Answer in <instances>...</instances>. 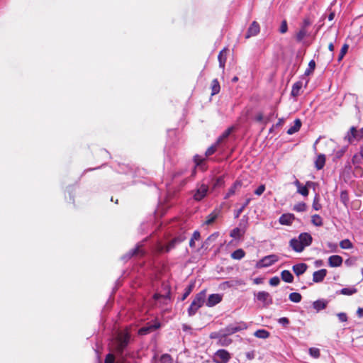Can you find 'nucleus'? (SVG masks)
<instances>
[{
  "label": "nucleus",
  "instance_id": "nucleus-50",
  "mask_svg": "<svg viewBox=\"0 0 363 363\" xmlns=\"http://www.w3.org/2000/svg\"><path fill=\"white\" fill-rule=\"evenodd\" d=\"M277 113H276L275 111H272L268 115L265 116V124L269 123L274 118L277 117Z\"/></svg>",
  "mask_w": 363,
  "mask_h": 363
},
{
  "label": "nucleus",
  "instance_id": "nucleus-10",
  "mask_svg": "<svg viewBox=\"0 0 363 363\" xmlns=\"http://www.w3.org/2000/svg\"><path fill=\"white\" fill-rule=\"evenodd\" d=\"M222 206L223 205H221L219 208H216L211 213H210L207 216L206 220L205 222L206 225L213 224L216 221V220L220 216Z\"/></svg>",
  "mask_w": 363,
  "mask_h": 363
},
{
  "label": "nucleus",
  "instance_id": "nucleus-7",
  "mask_svg": "<svg viewBox=\"0 0 363 363\" xmlns=\"http://www.w3.org/2000/svg\"><path fill=\"white\" fill-rule=\"evenodd\" d=\"M230 357V354L227 350L220 349L215 352L213 361L215 363H227Z\"/></svg>",
  "mask_w": 363,
  "mask_h": 363
},
{
  "label": "nucleus",
  "instance_id": "nucleus-41",
  "mask_svg": "<svg viewBox=\"0 0 363 363\" xmlns=\"http://www.w3.org/2000/svg\"><path fill=\"white\" fill-rule=\"evenodd\" d=\"M194 287V284L191 283L185 288L184 293L183 294V295L181 298L182 301H184L189 296V294L191 293Z\"/></svg>",
  "mask_w": 363,
  "mask_h": 363
},
{
  "label": "nucleus",
  "instance_id": "nucleus-1",
  "mask_svg": "<svg viewBox=\"0 0 363 363\" xmlns=\"http://www.w3.org/2000/svg\"><path fill=\"white\" fill-rule=\"evenodd\" d=\"M186 238L184 233H182L166 243L162 241H157L152 248L157 253H167L184 241Z\"/></svg>",
  "mask_w": 363,
  "mask_h": 363
},
{
  "label": "nucleus",
  "instance_id": "nucleus-21",
  "mask_svg": "<svg viewBox=\"0 0 363 363\" xmlns=\"http://www.w3.org/2000/svg\"><path fill=\"white\" fill-rule=\"evenodd\" d=\"M328 303V301L325 299H318L313 303V307L316 312H319L321 310L325 309L327 307Z\"/></svg>",
  "mask_w": 363,
  "mask_h": 363
},
{
  "label": "nucleus",
  "instance_id": "nucleus-2",
  "mask_svg": "<svg viewBox=\"0 0 363 363\" xmlns=\"http://www.w3.org/2000/svg\"><path fill=\"white\" fill-rule=\"evenodd\" d=\"M206 299V290H202L199 293H198L191 303L190 304L187 312L189 316H194L197 311L203 305Z\"/></svg>",
  "mask_w": 363,
  "mask_h": 363
},
{
  "label": "nucleus",
  "instance_id": "nucleus-32",
  "mask_svg": "<svg viewBox=\"0 0 363 363\" xmlns=\"http://www.w3.org/2000/svg\"><path fill=\"white\" fill-rule=\"evenodd\" d=\"M220 89V84L217 79H214L211 82V95H216L219 93Z\"/></svg>",
  "mask_w": 363,
  "mask_h": 363
},
{
  "label": "nucleus",
  "instance_id": "nucleus-27",
  "mask_svg": "<svg viewBox=\"0 0 363 363\" xmlns=\"http://www.w3.org/2000/svg\"><path fill=\"white\" fill-rule=\"evenodd\" d=\"M232 343V340L228 337V335H225L224 333L221 337L220 338L219 341H218V344L223 347H227L230 345Z\"/></svg>",
  "mask_w": 363,
  "mask_h": 363
},
{
  "label": "nucleus",
  "instance_id": "nucleus-52",
  "mask_svg": "<svg viewBox=\"0 0 363 363\" xmlns=\"http://www.w3.org/2000/svg\"><path fill=\"white\" fill-rule=\"evenodd\" d=\"M309 354L311 357L318 358L320 357V350L318 348L311 347L309 349Z\"/></svg>",
  "mask_w": 363,
  "mask_h": 363
},
{
  "label": "nucleus",
  "instance_id": "nucleus-24",
  "mask_svg": "<svg viewBox=\"0 0 363 363\" xmlns=\"http://www.w3.org/2000/svg\"><path fill=\"white\" fill-rule=\"evenodd\" d=\"M245 232L242 228H239L238 227L233 229L230 233V236L235 239H240L244 235Z\"/></svg>",
  "mask_w": 363,
  "mask_h": 363
},
{
  "label": "nucleus",
  "instance_id": "nucleus-64",
  "mask_svg": "<svg viewBox=\"0 0 363 363\" xmlns=\"http://www.w3.org/2000/svg\"><path fill=\"white\" fill-rule=\"evenodd\" d=\"M201 238V235H200V233L197 230L194 231L193 235H192V239L194 240H199Z\"/></svg>",
  "mask_w": 363,
  "mask_h": 363
},
{
  "label": "nucleus",
  "instance_id": "nucleus-20",
  "mask_svg": "<svg viewBox=\"0 0 363 363\" xmlns=\"http://www.w3.org/2000/svg\"><path fill=\"white\" fill-rule=\"evenodd\" d=\"M315 185V183L311 181L306 182L305 186H300L299 188L297 189V193L300 194L303 196H307L309 194L308 188L312 187Z\"/></svg>",
  "mask_w": 363,
  "mask_h": 363
},
{
  "label": "nucleus",
  "instance_id": "nucleus-33",
  "mask_svg": "<svg viewBox=\"0 0 363 363\" xmlns=\"http://www.w3.org/2000/svg\"><path fill=\"white\" fill-rule=\"evenodd\" d=\"M357 292V289L356 288H354V286L342 288L340 291V294L346 295V296H350V295L356 294Z\"/></svg>",
  "mask_w": 363,
  "mask_h": 363
},
{
  "label": "nucleus",
  "instance_id": "nucleus-17",
  "mask_svg": "<svg viewBox=\"0 0 363 363\" xmlns=\"http://www.w3.org/2000/svg\"><path fill=\"white\" fill-rule=\"evenodd\" d=\"M343 259L340 255H332L328 258V264L331 267H337L342 265Z\"/></svg>",
  "mask_w": 363,
  "mask_h": 363
},
{
  "label": "nucleus",
  "instance_id": "nucleus-44",
  "mask_svg": "<svg viewBox=\"0 0 363 363\" xmlns=\"http://www.w3.org/2000/svg\"><path fill=\"white\" fill-rule=\"evenodd\" d=\"M348 49H349V45L347 44H344L340 50V52L338 55V57H337V61L338 62H340L344 56L345 55V54L348 51Z\"/></svg>",
  "mask_w": 363,
  "mask_h": 363
},
{
  "label": "nucleus",
  "instance_id": "nucleus-3",
  "mask_svg": "<svg viewBox=\"0 0 363 363\" xmlns=\"http://www.w3.org/2000/svg\"><path fill=\"white\" fill-rule=\"evenodd\" d=\"M363 138V127L357 130V127L352 126L344 137V140L349 144H353Z\"/></svg>",
  "mask_w": 363,
  "mask_h": 363
},
{
  "label": "nucleus",
  "instance_id": "nucleus-49",
  "mask_svg": "<svg viewBox=\"0 0 363 363\" xmlns=\"http://www.w3.org/2000/svg\"><path fill=\"white\" fill-rule=\"evenodd\" d=\"M205 159L199 155H196L194 157V162H195L196 167L201 166Z\"/></svg>",
  "mask_w": 363,
  "mask_h": 363
},
{
  "label": "nucleus",
  "instance_id": "nucleus-4",
  "mask_svg": "<svg viewBox=\"0 0 363 363\" xmlns=\"http://www.w3.org/2000/svg\"><path fill=\"white\" fill-rule=\"evenodd\" d=\"M247 328V324L244 321H240L229 324L225 328H223V332L229 336L238 332L246 330Z\"/></svg>",
  "mask_w": 363,
  "mask_h": 363
},
{
  "label": "nucleus",
  "instance_id": "nucleus-38",
  "mask_svg": "<svg viewBox=\"0 0 363 363\" xmlns=\"http://www.w3.org/2000/svg\"><path fill=\"white\" fill-rule=\"evenodd\" d=\"M340 201L345 206H347L349 201H350V198H349V194H348V191L347 190H342L341 192H340Z\"/></svg>",
  "mask_w": 363,
  "mask_h": 363
},
{
  "label": "nucleus",
  "instance_id": "nucleus-29",
  "mask_svg": "<svg viewBox=\"0 0 363 363\" xmlns=\"http://www.w3.org/2000/svg\"><path fill=\"white\" fill-rule=\"evenodd\" d=\"M254 335L258 338L267 339L269 337L270 333L264 329H259L255 332Z\"/></svg>",
  "mask_w": 363,
  "mask_h": 363
},
{
  "label": "nucleus",
  "instance_id": "nucleus-39",
  "mask_svg": "<svg viewBox=\"0 0 363 363\" xmlns=\"http://www.w3.org/2000/svg\"><path fill=\"white\" fill-rule=\"evenodd\" d=\"M340 246L342 249L350 250L353 247V244L349 239H344L340 241Z\"/></svg>",
  "mask_w": 363,
  "mask_h": 363
},
{
  "label": "nucleus",
  "instance_id": "nucleus-23",
  "mask_svg": "<svg viewBox=\"0 0 363 363\" xmlns=\"http://www.w3.org/2000/svg\"><path fill=\"white\" fill-rule=\"evenodd\" d=\"M281 279L286 283H292L294 281V275L289 270H283L281 273Z\"/></svg>",
  "mask_w": 363,
  "mask_h": 363
},
{
  "label": "nucleus",
  "instance_id": "nucleus-48",
  "mask_svg": "<svg viewBox=\"0 0 363 363\" xmlns=\"http://www.w3.org/2000/svg\"><path fill=\"white\" fill-rule=\"evenodd\" d=\"M312 206L315 211H319L322 208V206L319 203V196L318 194H316L313 199Z\"/></svg>",
  "mask_w": 363,
  "mask_h": 363
},
{
  "label": "nucleus",
  "instance_id": "nucleus-57",
  "mask_svg": "<svg viewBox=\"0 0 363 363\" xmlns=\"http://www.w3.org/2000/svg\"><path fill=\"white\" fill-rule=\"evenodd\" d=\"M151 332V328H150L149 325L145 327L141 328L139 330V334L140 335H147Z\"/></svg>",
  "mask_w": 363,
  "mask_h": 363
},
{
  "label": "nucleus",
  "instance_id": "nucleus-13",
  "mask_svg": "<svg viewBox=\"0 0 363 363\" xmlns=\"http://www.w3.org/2000/svg\"><path fill=\"white\" fill-rule=\"evenodd\" d=\"M289 246L296 252H301L305 249L304 245L301 244L298 238H296L290 240Z\"/></svg>",
  "mask_w": 363,
  "mask_h": 363
},
{
  "label": "nucleus",
  "instance_id": "nucleus-45",
  "mask_svg": "<svg viewBox=\"0 0 363 363\" xmlns=\"http://www.w3.org/2000/svg\"><path fill=\"white\" fill-rule=\"evenodd\" d=\"M219 143H215L214 144H213L211 146H210L206 151L205 152V155L206 157H208V156H211L213 154L215 153V152L217 150V147Z\"/></svg>",
  "mask_w": 363,
  "mask_h": 363
},
{
  "label": "nucleus",
  "instance_id": "nucleus-28",
  "mask_svg": "<svg viewBox=\"0 0 363 363\" xmlns=\"http://www.w3.org/2000/svg\"><path fill=\"white\" fill-rule=\"evenodd\" d=\"M245 252L242 249L239 248L232 252L231 257L233 259L240 260V259H242L245 257Z\"/></svg>",
  "mask_w": 363,
  "mask_h": 363
},
{
  "label": "nucleus",
  "instance_id": "nucleus-40",
  "mask_svg": "<svg viewBox=\"0 0 363 363\" xmlns=\"http://www.w3.org/2000/svg\"><path fill=\"white\" fill-rule=\"evenodd\" d=\"M233 130V128L230 127V128H228V129H226L223 133V134L218 138L217 140V143H222L225 139L228 138L229 137V135H230L231 132Z\"/></svg>",
  "mask_w": 363,
  "mask_h": 363
},
{
  "label": "nucleus",
  "instance_id": "nucleus-61",
  "mask_svg": "<svg viewBox=\"0 0 363 363\" xmlns=\"http://www.w3.org/2000/svg\"><path fill=\"white\" fill-rule=\"evenodd\" d=\"M255 120L257 122L262 123L263 124H265V118H264V116L262 113H259L256 116Z\"/></svg>",
  "mask_w": 363,
  "mask_h": 363
},
{
  "label": "nucleus",
  "instance_id": "nucleus-53",
  "mask_svg": "<svg viewBox=\"0 0 363 363\" xmlns=\"http://www.w3.org/2000/svg\"><path fill=\"white\" fill-rule=\"evenodd\" d=\"M224 333L223 332V328L220 330L218 332H214L211 333L210 338L211 339H217L219 341L220 338L223 335Z\"/></svg>",
  "mask_w": 363,
  "mask_h": 363
},
{
  "label": "nucleus",
  "instance_id": "nucleus-55",
  "mask_svg": "<svg viewBox=\"0 0 363 363\" xmlns=\"http://www.w3.org/2000/svg\"><path fill=\"white\" fill-rule=\"evenodd\" d=\"M265 185L261 184L255 190L254 193L257 196H261L265 191Z\"/></svg>",
  "mask_w": 363,
  "mask_h": 363
},
{
  "label": "nucleus",
  "instance_id": "nucleus-36",
  "mask_svg": "<svg viewBox=\"0 0 363 363\" xmlns=\"http://www.w3.org/2000/svg\"><path fill=\"white\" fill-rule=\"evenodd\" d=\"M289 298L291 301L294 303H299L302 299V296L301 294L298 292H292L289 294Z\"/></svg>",
  "mask_w": 363,
  "mask_h": 363
},
{
  "label": "nucleus",
  "instance_id": "nucleus-60",
  "mask_svg": "<svg viewBox=\"0 0 363 363\" xmlns=\"http://www.w3.org/2000/svg\"><path fill=\"white\" fill-rule=\"evenodd\" d=\"M149 326L151 328V332H152V331H154V330H156L160 328L161 324L160 322L155 321L152 324L149 325Z\"/></svg>",
  "mask_w": 363,
  "mask_h": 363
},
{
  "label": "nucleus",
  "instance_id": "nucleus-51",
  "mask_svg": "<svg viewBox=\"0 0 363 363\" xmlns=\"http://www.w3.org/2000/svg\"><path fill=\"white\" fill-rule=\"evenodd\" d=\"M161 363H172V358L169 354H163L160 358Z\"/></svg>",
  "mask_w": 363,
  "mask_h": 363
},
{
  "label": "nucleus",
  "instance_id": "nucleus-59",
  "mask_svg": "<svg viewBox=\"0 0 363 363\" xmlns=\"http://www.w3.org/2000/svg\"><path fill=\"white\" fill-rule=\"evenodd\" d=\"M337 316L340 322H346L347 320V315L345 313H338Z\"/></svg>",
  "mask_w": 363,
  "mask_h": 363
},
{
  "label": "nucleus",
  "instance_id": "nucleus-11",
  "mask_svg": "<svg viewBox=\"0 0 363 363\" xmlns=\"http://www.w3.org/2000/svg\"><path fill=\"white\" fill-rule=\"evenodd\" d=\"M255 296L258 301L264 303L267 306L272 303V298L268 292L259 291Z\"/></svg>",
  "mask_w": 363,
  "mask_h": 363
},
{
  "label": "nucleus",
  "instance_id": "nucleus-26",
  "mask_svg": "<svg viewBox=\"0 0 363 363\" xmlns=\"http://www.w3.org/2000/svg\"><path fill=\"white\" fill-rule=\"evenodd\" d=\"M301 127V121L300 119L297 118L294 121V124L293 126L290 127L288 130L287 133L289 135H293L295 133L298 132Z\"/></svg>",
  "mask_w": 363,
  "mask_h": 363
},
{
  "label": "nucleus",
  "instance_id": "nucleus-15",
  "mask_svg": "<svg viewBox=\"0 0 363 363\" xmlns=\"http://www.w3.org/2000/svg\"><path fill=\"white\" fill-rule=\"evenodd\" d=\"M298 238L301 242V244L304 245V247L311 245L313 241V238L308 233H300Z\"/></svg>",
  "mask_w": 363,
  "mask_h": 363
},
{
  "label": "nucleus",
  "instance_id": "nucleus-58",
  "mask_svg": "<svg viewBox=\"0 0 363 363\" xmlns=\"http://www.w3.org/2000/svg\"><path fill=\"white\" fill-rule=\"evenodd\" d=\"M278 323L282 325L284 327H287L289 324V320L288 318L282 317L278 319Z\"/></svg>",
  "mask_w": 363,
  "mask_h": 363
},
{
  "label": "nucleus",
  "instance_id": "nucleus-22",
  "mask_svg": "<svg viewBox=\"0 0 363 363\" xmlns=\"http://www.w3.org/2000/svg\"><path fill=\"white\" fill-rule=\"evenodd\" d=\"M227 48H223L218 54V60L219 62V67L223 70L225 69V62L227 60L226 56Z\"/></svg>",
  "mask_w": 363,
  "mask_h": 363
},
{
  "label": "nucleus",
  "instance_id": "nucleus-62",
  "mask_svg": "<svg viewBox=\"0 0 363 363\" xmlns=\"http://www.w3.org/2000/svg\"><path fill=\"white\" fill-rule=\"evenodd\" d=\"M328 248L330 250L331 252H336L337 249V245L336 243L333 242H328L327 244Z\"/></svg>",
  "mask_w": 363,
  "mask_h": 363
},
{
  "label": "nucleus",
  "instance_id": "nucleus-5",
  "mask_svg": "<svg viewBox=\"0 0 363 363\" xmlns=\"http://www.w3.org/2000/svg\"><path fill=\"white\" fill-rule=\"evenodd\" d=\"M147 238H145L142 242H138L133 249L130 250L127 254L124 255L121 259L125 262L134 255L143 256L146 253V252L143 249V243L147 241Z\"/></svg>",
  "mask_w": 363,
  "mask_h": 363
},
{
  "label": "nucleus",
  "instance_id": "nucleus-14",
  "mask_svg": "<svg viewBox=\"0 0 363 363\" xmlns=\"http://www.w3.org/2000/svg\"><path fill=\"white\" fill-rule=\"evenodd\" d=\"M294 219H295V216L294 214L284 213L279 217V222L281 225H291V223Z\"/></svg>",
  "mask_w": 363,
  "mask_h": 363
},
{
  "label": "nucleus",
  "instance_id": "nucleus-8",
  "mask_svg": "<svg viewBox=\"0 0 363 363\" xmlns=\"http://www.w3.org/2000/svg\"><path fill=\"white\" fill-rule=\"evenodd\" d=\"M279 260L278 256L274 254L267 255L261 259L257 264L259 268L268 267L274 264Z\"/></svg>",
  "mask_w": 363,
  "mask_h": 363
},
{
  "label": "nucleus",
  "instance_id": "nucleus-12",
  "mask_svg": "<svg viewBox=\"0 0 363 363\" xmlns=\"http://www.w3.org/2000/svg\"><path fill=\"white\" fill-rule=\"evenodd\" d=\"M222 301V296L219 294H212L209 295L206 302V305L208 307H213L218 303H219Z\"/></svg>",
  "mask_w": 363,
  "mask_h": 363
},
{
  "label": "nucleus",
  "instance_id": "nucleus-63",
  "mask_svg": "<svg viewBox=\"0 0 363 363\" xmlns=\"http://www.w3.org/2000/svg\"><path fill=\"white\" fill-rule=\"evenodd\" d=\"M284 123V118H279L278 122L276 124H274L272 125V128H278L281 126H282Z\"/></svg>",
  "mask_w": 363,
  "mask_h": 363
},
{
  "label": "nucleus",
  "instance_id": "nucleus-34",
  "mask_svg": "<svg viewBox=\"0 0 363 363\" xmlns=\"http://www.w3.org/2000/svg\"><path fill=\"white\" fill-rule=\"evenodd\" d=\"M311 223L317 227H320L323 225V218L318 214H315L311 216Z\"/></svg>",
  "mask_w": 363,
  "mask_h": 363
},
{
  "label": "nucleus",
  "instance_id": "nucleus-43",
  "mask_svg": "<svg viewBox=\"0 0 363 363\" xmlns=\"http://www.w3.org/2000/svg\"><path fill=\"white\" fill-rule=\"evenodd\" d=\"M293 210L297 212H304L306 211V204L304 202H300L295 204Z\"/></svg>",
  "mask_w": 363,
  "mask_h": 363
},
{
  "label": "nucleus",
  "instance_id": "nucleus-37",
  "mask_svg": "<svg viewBox=\"0 0 363 363\" xmlns=\"http://www.w3.org/2000/svg\"><path fill=\"white\" fill-rule=\"evenodd\" d=\"M225 181H224V177L220 176L217 178H216L213 183V189H217L219 187H221L224 185Z\"/></svg>",
  "mask_w": 363,
  "mask_h": 363
},
{
  "label": "nucleus",
  "instance_id": "nucleus-16",
  "mask_svg": "<svg viewBox=\"0 0 363 363\" xmlns=\"http://www.w3.org/2000/svg\"><path fill=\"white\" fill-rule=\"evenodd\" d=\"M327 270L325 269H321L315 271L313 274V281L315 283H320L323 281L324 278L327 275Z\"/></svg>",
  "mask_w": 363,
  "mask_h": 363
},
{
  "label": "nucleus",
  "instance_id": "nucleus-47",
  "mask_svg": "<svg viewBox=\"0 0 363 363\" xmlns=\"http://www.w3.org/2000/svg\"><path fill=\"white\" fill-rule=\"evenodd\" d=\"M248 224V218L245 216L243 218L240 220L239 223V228H242L244 230V232H246Z\"/></svg>",
  "mask_w": 363,
  "mask_h": 363
},
{
  "label": "nucleus",
  "instance_id": "nucleus-18",
  "mask_svg": "<svg viewBox=\"0 0 363 363\" xmlns=\"http://www.w3.org/2000/svg\"><path fill=\"white\" fill-rule=\"evenodd\" d=\"M308 265L306 263H299L294 264L292 267L293 272L296 276H301L307 270Z\"/></svg>",
  "mask_w": 363,
  "mask_h": 363
},
{
  "label": "nucleus",
  "instance_id": "nucleus-42",
  "mask_svg": "<svg viewBox=\"0 0 363 363\" xmlns=\"http://www.w3.org/2000/svg\"><path fill=\"white\" fill-rule=\"evenodd\" d=\"M315 68V62L311 60L308 63V67L306 69L304 75L308 76L311 74Z\"/></svg>",
  "mask_w": 363,
  "mask_h": 363
},
{
  "label": "nucleus",
  "instance_id": "nucleus-31",
  "mask_svg": "<svg viewBox=\"0 0 363 363\" xmlns=\"http://www.w3.org/2000/svg\"><path fill=\"white\" fill-rule=\"evenodd\" d=\"M352 163L355 166L356 168L359 167V165L363 163V159L359 152H357L352 157Z\"/></svg>",
  "mask_w": 363,
  "mask_h": 363
},
{
  "label": "nucleus",
  "instance_id": "nucleus-56",
  "mask_svg": "<svg viewBox=\"0 0 363 363\" xmlns=\"http://www.w3.org/2000/svg\"><path fill=\"white\" fill-rule=\"evenodd\" d=\"M280 283V279L278 277H274L269 279V284L272 286H277Z\"/></svg>",
  "mask_w": 363,
  "mask_h": 363
},
{
  "label": "nucleus",
  "instance_id": "nucleus-19",
  "mask_svg": "<svg viewBox=\"0 0 363 363\" xmlns=\"http://www.w3.org/2000/svg\"><path fill=\"white\" fill-rule=\"evenodd\" d=\"M242 186V182L239 180H236L233 184V185L230 187V189H228V192L225 194V195L224 196V199H229L230 196H232L233 195L235 194V191L241 187Z\"/></svg>",
  "mask_w": 363,
  "mask_h": 363
},
{
  "label": "nucleus",
  "instance_id": "nucleus-30",
  "mask_svg": "<svg viewBox=\"0 0 363 363\" xmlns=\"http://www.w3.org/2000/svg\"><path fill=\"white\" fill-rule=\"evenodd\" d=\"M302 87V82H296L292 86V90L291 92V96L296 97L298 96L300 94V89Z\"/></svg>",
  "mask_w": 363,
  "mask_h": 363
},
{
  "label": "nucleus",
  "instance_id": "nucleus-9",
  "mask_svg": "<svg viewBox=\"0 0 363 363\" xmlns=\"http://www.w3.org/2000/svg\"><path fill=\"white\" fill-rule=\"evenodd\" d=\"M260 31L259 23L254 21L249 26L245 35V38L248 39L251 37L256 36Z\"/></svg>",
  "mask_w": 363,
  "mask_h": 363
},
{
  "label": "nucleus",
  "instance_id": "nucleus-6",
  "mask_svg": "<svg viewBox=\"0 0 363 363\" xmlns=\"http://www.w3.org/2000/svg\"><path fill=\"white\" fill-rule=\"evenodd\" d=\"M208 191V186L207 184L203 183L198 184L194 191L193 198L194 200L200 201L206 196Z\"/></svg>",
  "mask_w": 363,
  "mask_h": 363
},
{
  "label": "nucleus",
  "instance_id": "nucleus-54",
  "mask_svg": "<svg viewBox=\"0 0 363 363\" xmlns=\"http://www.w3.org/2000/svg\"><path fill=\"white\" fill-rule=\"evenodd\" d=\"M288 30V24L286 20H283L281 21L280 28H279V32L282 34L286 33Z\"/></svg>",
  "mask_w": 363,
  "mask_h": 363
},
{
  "label": "nucleus",
  "instance_id": "nucleus-25",
  "mask_svg": "<svg viewBox=\"0 0 363 363\" xmlns=\"http://www.w3.org/2000/svg\"><path fill=\"white\" fill-rule=\"evenodd\" d=\"M252 199L247 198L245 199V202L242 204V206L237 210L234 211V218H238L240 216V214L243 212L245 208L250 204Z\"/></svg>",
  "mask_w": 363,
  "mask_h": 363
},
{
  "label": "nucleus",
  "instance_id": "nucleus-35",
  "mask_svg": "<svg viewBox=\"0 0 363 363\" xmlns=\"http://www.w3.org/2000/svg\"><path fill=\"white\" fill-rule=\"evenodd\" d=\"M325 163V157L324 155H318L316 161H315V167L318 169H321L323 168Z\"/></svg>",
  "mask_w": 363,
  "mask_h": 363
},
{
  "label": "nucleus",
  "instance_id": "nucleus-46",
  "mask_svg": "<svg viewBox=\"0 0 363 363\" xmlns=\"http://www.w3.org/2000/svg\"><path fill=\"white\" fill-rule=\"evenodd\" d=\"M306 30L304 28L300 29V30L296 33V38L298 42H301L306 35Z\"/></svg>",
  "mask_w": 363,
  "mask_h": 363
}]
</instances>
